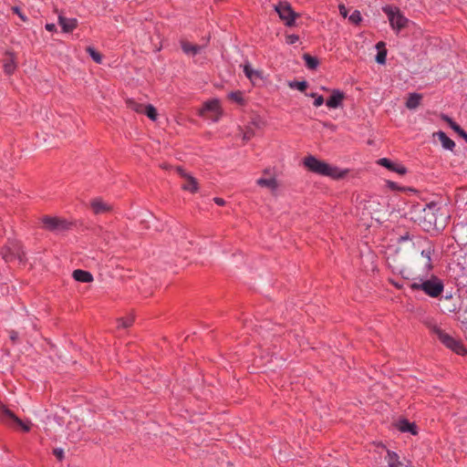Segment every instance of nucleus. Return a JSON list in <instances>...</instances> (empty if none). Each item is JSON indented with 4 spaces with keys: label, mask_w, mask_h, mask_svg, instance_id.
Here are the masks:
<instances>
[{
    "label": "nucleus",
    "mask_w": 467,
    "mask_h": 467,
    "mask_svg": "<svg viewBox=\"0 0 467 467\" xmlns=\"http://www.w3.org/2000/svg\"><path fill=\"white\" fill-rule=\"evenodd\" d=\"M303 165L307 171L313 173L326 176L333 180H340L348 173V170H342L339 167L330 165L313 155L305 157L303 159Z\"/></svg>",
    "instance_id": "nucleus-1"
},
{
    "label": "nucleus",
    "mask_w": 467,
    "mask_h": 467,
    "mask_svg": "<svg viewBox=\"0 0 467 467\" xmlns=\"http://www.w3.org/2000/svg\"><path fill=\"white\" fill-rule=\"evenodd\" d=\"M409 287L411 291H422L430 297L436 298L442 294L444 290V284L442 280L436 275H431L429 279L413 280L409 285Z\"/></svg>",
    "instance_id": "nucleus-2"
},
{
    "label": "nucleus",
    "mask_w": 467,
    "mask_h": 467,
    "mask_svg": "<svg viewBox=\"0 0 467 467\" xmlns=\"http://www.w3.org/2000/svg\"><path fill=\"white\" fill-rule=\"evenodd\" d=\"M431 331L447 348L455 354L460 356L467 354V349L461 339L452 337L436 325L431 327Z\"/></svg>",
    "instance_id": "nucleus-3"
},
{
    "label": "nucleus",
    "mask_w": 467,
    "mask_h": 467,
    "mask_svg": "<svg viewBox=\"0 0 467 467\" xmlns=\"http://www.w3.org/2000/svg\"><path fill=\"white\" fill-rule=\"evenodd\" d=\"M0 254L6 263L18 261L19 264L25 265L26 262L23 246L21 243L16 240H8L1 248Z\"/></svg>",
    "instance_id": "nucleus-4"
},
{
    "label": "nucleus",
    "mask_w": 467,
    "mask_h": 467,
    "mask_svg": "<svg viewBox=\"0 0 467 467\" xmlns=\"http://www.w3.org/2000/svg\"><path fill=\"white\" fill-rule=\"evenodd\" d=\"M382 11L388 16L390 27L396 33H400L408 26L410 20L401 13L399 7L387 5L382 7Z\"/></svg>",
    "instance_id": "nucleus-5"
},
{
    "label": "nucleus",
    "mask_w": 467,
    "mask_h": 467,
    "mask_svg": "<svg viewBox=\"0 0 467 467\" xmlns=\"http://www.w3.org/2000/svg\"><path fill=\"white\" fill-rule=\"evenodd\" d=\"M0 421L9 427L17 425L25 432H28L31 430V422L29 420L23 421L15 413L10 410L5 404L0 402Z\"/></svg>",
    "instance_id": "nucleus-6"
},
{
    "label": "nucleus",
    "mask_w": 467,
    "mask_h": 467,
    "mask_svg": "<svg viewBox=\"0 0 467 467\" xmlns=\"http://www.w3.org/2000/svg\"><path fill=\"white\" fill-rule=\"evenodd\" d=\"M199 115L207 118L214 122L218 121L223 115L220 100L213 99L203 103Z\"/></svg>",
    "instance_id": "nucleus-7"
},
{
    "label": "nucleus",
    "mask_w": 467,
    "mask_h": 467,
    "mask_svg": "<svg viewBox=\"0 0 467 467\" xmlns=\"http://www.w3.org/2000/svg\"><path fill=\"white\" fill-rule=\"evenodd\" d=\"M275 10L278 14L280 19L284 21L287 26H293L296 24V19L298 15L293 10L291 5L286 1H280L275 6Z\"/></svg>",
    "instance_id": "nucleus-8"
},
{
    "label": "nucleus",
    "mask_w": 467,
    "mask_h": 467,
    "mask_svg": "<svg viewBox=\"0 0 467 467\" xmlns=\"http://www.w3.org/2000/svg\"><path fill=\"white\" fill-rule=\"evenodd\" d=\"M255 182L257 186L268 189L273 194H275L279 188L276 176L269 168L263 171V176L258 178Z\"/></svg>",
    "instance_id": "nucleus-9"
},
{
    "label": "nucleus",
    "mask_w": 467,
    "mask_h": 467,
    "mask_svg": "<svg viewBox=\"0 0 467 467\" xmlns=\"http://www.w3.org/2000/svg\"><path fill=\"white\" fill-rule=\"evenodd\" d=\"M41 223L46 230L51 232L64 231L68 229L70 226V223L67 220L56 216H43L41 218Z\"/></svg>",
    "instance_id": "nucleus-10"
},
{
    "label": "nucleus",
    "mask_w": 467,
    "mask_h": 467,
    "mask_svg": "<svg viewBox=\"0 0 467 467\" xmlns=\"http://www.w3.org/2000/svg\"><path fill=\"white\" fill-rule=\"evenodd\" d=\"M176 171L179 176L184 180V182L181 186L182 190L191 193H196L199 191V182L191 173L187 172L180 166L176 168Z\"/></svg>",
    "instance_id": "nucleus-11"
},
{
    "label": "nucleus",
    "mask_w": 467,
    "mask_h": 467,
    "mask_svg": "<svg viewBox=\"0 0 467 467\" xmlns=\"http://www.w3.org/2000/svg\"><path fill=\"white\" fill-rule=\"evenodd\" d=\"M345 93L339 89L331 90L330 97L327 99L326 105L329 109H337L343 105Z\"/></svg>",
    "instance_id": "nucleus-12"
},
{
    "label": "nucleus",
    "mask_w": 467,
    "mask_h": 467,
    "mask_svg": "<svg viewBox=\"0 0 467 467\" xmlns=\"http://www.w3.org/2000/svg\"><path fill=\"white\" fill-rule=\"evenodd\" d=\"M57 22L63 33H72L78 26L77 18H67L62 15L58 16Z\"/></svg>",
    "instance_id": "nucleus-13"
},
{
    "label": "nucleus",
    "mask_w": 467,
    "mask_h": 467,
    "mask_svg": "<svg viewBox=\"0 0 467 467\" xmlns=\"http://www.w3.org/2000/svg\"><path fill=\"white\" fill-rule=\"evenodd\" d=\"M378 164L400 175H403L407 172V169L405 168V166H403L402 164L395 163L387 158L379 159L378 161Z\"/></svg>",
    "instance_id": "nucleus-14"
},
{
    "label": "nucleus",
    "mask_w": 467,
    "mask_h": 467,
    "mask_svg": "<svg viewBox=\"0 0 467 467\" xmlns=\"http://www.w3.org/2000/svg\"><path fill=\"white\" fill-rule=\"evenodd\" d=\"M244 73L254 86H255L259 81L263 80V72L254 69L249 63L244 65Z\"/></svg>",
    "instance_id": "nucleus-15"
},
{
    "label": "nucleus",
    "mask_w": 467,
    "mask_h": 467,
    "mask_svg": "<svg viewBox=\"0 0 467 467\" xmlns=\"http://www.w3.org/2000/svg\"><path fill=\"white\" fill-rule=\"evenodd\" d=\"M90 207L95 214L105 213L111 210V206L100 198L91 200Z\"/></svg>",
    "instance_id": "nucleus-16"
},
{
    "label": "nucleus",
    "mask_w": 467,
    "mask_h": 467,
    "mask_svg": "<svg viewBox=\"0 0 467 467\" xmlns=\"http://www.w3.org/2000/svg\"><path fill=\"white\" fill-rule=\"evenodd\" d=\"M395 426L400 432H410L412 435H416L418 433L415 423H411L406 419L398 420Z\"/></svg>",
    "instance_id": "nucleus-17"
},
{
    "label": "nucleus",
    "mask_w": 467,
    "mask_h": 467,
    "mask_svg": "<svg viewBox=\"0 0 467 467\" xmlns=\"http://www.w3.org/2000/svg\"><path fill=\"white\" fill-rule=\"evenodd\" d=\"M7 56L8 58L5 59L3 68L6 75L11 76L15 73L17 66L14 53H7Z\"/></svg>",
    "instance_id": "nucleus-18"
},
{
    "label": "nucleus",
    "mask_w": 467,
    "mask_h": 467,
    "mask_svg": "<svg viewBox=\"0 0 467 467\" xmlns=\"http://www.w3.org/2000/svg\"><path fill=\"white\" fill-rule=\"evenodd\" d=\"M73 278L81 283H90L93 281V275L88 271L77 269L72 274Z\"/></svg>",
    "instance_id": "nucleus-19"
},
{
    "label": "nucleus",
    "mask_w": 467,
    "mask_h": 467,
    "mask_svg": "<svg viewBox=\"0 0 467 467\" xmlns=\"http://www.w3.org/2000/svg\"><path fill=\"white\" fill-rule=\"evenodd\" d=\"M388 467H401L402 462L400 460V456L397 452L387 450V455L385 457Z\"/></svg>",
    "instance_id": "nucleus-20"
},
{
    "label": "nucleus",
    "mask_w": 467,
    "mask_h": 467,
    "mask_svg": "<svg viewBox=\"0 0 467 467\" xmlns=\"http://www.w3.org/2000/svg\"><path fill=\"white\" fill-rule=\"evenodd\" d=\"M421 99H422L421 94L415 93V92L410 93L409 97L407 99V101H406V107L409 109H415L420 106Z\"/></svg>",
    "instance_id": "nucleus-21"
},
{
    "label": "nucleus",
    "mask_w": 467,
    "mask_h": 467,
    "mask_svg": "<svg viewBox=\"0 0 467 467\" xmlns=\"http://www.w3.org/2000/svg\"><path fill=\"white\" fill-rule=\"evenodd\" d=\"M437 136L442 145V147L445 149V150H452L455 147V142L451 139L449 138L445 132L443 131H439L437 133Z\"/></svg>",
    "instance_id": "nucleus-22"
},
{
    "label": "nucleus",
    "mask_w": 467,
    "mask_h": 467,
    "mask_svg": "<svg viewBox=\"0 0 467 467\" xmlns=\"http://www.w3.org/2000/svg\"><path fill=\"white\" fill-rule=\"evenodd\" d=\"M145 105L146 104L140 103L134 99H126L127 108L138 114H142Z\"/></svg>",
    "instance_id": "nucleus-23"
},
{
    "label": "nucleus",
    "mask_w": 467,
    "mask_h": 467,
    "mask_svg": "<svg viewBox=\"0 0 467 467\" xmlns=\"http://www.w3.org/2000/svg\"><path fill=\"white\" fill-rule=\"evenodd\" d=\"M376 47L379 49V52L376 56V61L379 64H385L386 63V57H387V50L385 48V43L380 41L376 45Z\"/></svg>",
    "instance_id": "nucleus-24"
},
{
    "label": "nucleus",
    "mask_w": 467,
    "mask_h": 467,
    "mask_svg": "<svg viewBox=\"0 0 467 467\" xmlns=\"http://www.w3.org/2000/svg\"><path fill=\"white\" fill-rule=\"evenodd\" d=\"M182 49L185 54L196 55L200 52L201 47L197 45H192L189 42L182 41Z\"/></svg>",
    "instance_id": "nucleus-25"
},
{
    "label": "nucleus",
    "mask_w": 467,
    "mask_h": 467,
    "mask_svg": "<svg viewBox=\"0 0 467 467\" xmlns=\"http://www.w3.org/2000/svg\"><path fill=\"white\" fill-rule=\"evenodd\" d=\"M228 99L238 105H244L245 100L244 98V93L241 90L232 91L228 94Z\"/></svg>",
    "instance_id": "nucleus-26"
},
{
    "label": "nucleus",
    "mask_w": 467,
    "mask_h": 467,
    "mask_svg": "<svg viewBox=\"0 0 467 467\" xmlns=\"http://www.w3.org/2000/svg\"><path fill=\"white\" fill-rule=\"evenodd\" d=\"M142 114L146 115L152 121H156L158 119L157 109L151 104L145 105Z\"/></svg>",
    "instance_id": "nucleus-27"
},
{
    "label": "nucleus",
    "mask_w": 467,
    "mask_h": 467,
    "mask_svg": "<svg viewBox=\"0 0 467 467\" xmlns=\"http://www.w3.org/2000/svg\"><path fill=\"white\" fill-rule=\"evenodd\" d=\"M303 59L306 63V66L309 68V69H316L318 66V60L317 57H312L311 55L309 54H304L303 55Z\"/></svg>",
    "instance_id": "nucleus-28"
},
{
    "label": "nucleus",
    "mask_w": 467,
    "mask_h": 467,
    "mask_svg": "<svg viewBox=\"0 0 467 467\" xmlns=\"http://www.w3.org/2000/svg\"><path fill=\"white\" fill-rule=\"evenodd\" d=\"M387 187L394 192H406V191H411L410 188H406L403 186H400L398 183L392 182V181H387L386 182Z\"/></svg>",
    "instance_id": "nucleus-29"
},
{
    "label": "nucleus",
    "mask_w": 467,
    "mask_h": 467,
    "mask_svg": "<svg viewBox=\"0 0 467 467\" xmlns=\"http://www.w3.org/2000/svg\"><path fill=\"white\" fill-rule=\"evenodd\" d=\"M86 51L89 54L91 58L98 64L102 62V56L97 52L93 47H88Z\"/></svg>",
    "instance_id": "nucleus-30"
},
{
    "label": "nucleus",
    "mask_w": 467,
    "mask_h": 467,
    "mask_svg": "<svg viewBox=\"0 0 467 467\" xmlns=\"http://www.w3.org/2000/svg\"><path fill=\"white\" fill-rule=\"evenodd\" d=\"M133 321L132 317L120 318L118 320V327L123 328L130 327L132 326Z\"/></svg>",
    "instance_id": "nucleus-31"
},
{
    "label": "nucleus",
    "mask_w": 467,
    "mask_h": 467,
    "mask_svg": "<svg viewBox=\"0 0 467 467\" xmlns=\"http://www.w3.org/2000/svg\"><path fill=\"white\" fill-rule=\"evenodd\" d=\"M443 119H445L450 124V126L452 130L466 136L464 131L461 129V127L456 122H454L451 119L445 116V117H443Z\"/></svg>",
    "instance_id": "nucleus-32"
},
{
    "label": "nucleus",
    "mask_w": 467,
    "mask_h": 467,
    "mask_svg": "<svg viewBox=\"0 0 467 467\" xmlns=\"http://www.w3.org/2000/svg\"><path fill=\"white\" fill-rule=\"evenodd\" d=\"M362 20L361 14L358 10H355L350 16H349V21L352 22L355 25H358Z\"/></svg>",
    "instance_id": "nucleus-33"
},
{
    "label": "nucleus",
    "mask_w": 467,
    "mask_h": 467,
    "mask_svg": "<svg viewBox=\"0 0 467 467\" xmlns=\"http://www.w3.org/2000/svg\"><path fill=\"white\" fill-rule=\"evenodd\" d=\"M291 88H296V89L300 91H305L307 88L306 81H296L293 83H290Z\"/></svg>",
    "instance_id": "nucleus-34"
},
{
    "label": "nucleus",
    "mask_w": 467,
    "mask_h": 467,
    "mask_svg": "<svg viewBox=\"0 0 467 467\" xmlns=\"http://www.w3.org/2000/svg\"><path fill=\"white\" fill-rule=\"evenodd\" d=\"M421 255L427 259V267L431 269V250H423L421 252Z\"/></svg>",
    "instance_id": "nucleus-35"
},
{
    "label": "nucleus",
    "mask_w": 467,
    "mask_h": 467,
    "mask_svg": "<svg viewBox=\"0 0 467 467\" xmlns=\"http://www.w3.org/2000/svg\"><path fill=\"white\" fill-rule=\"evenodd\" d=\"M310 96L315 98V100H314V103H313L315 107L317 108V107H320L321 105H323V103H324L323 96L317 95L316 93H312Z\"/></svg>",
    "instance_id": "nucleus-36"
},
{
    "label": "nucleus",
    "mask_w": 467,
    "mask_h": 467,
    "mask_svg": "<svg viewBox=\"0 0 467 467\" xmlns=\"http://www.w3.org/2000/svg\"><path fill=\"white\" fill-rule=\"evenodd\" d=\"M299 40V36L295 34L286 35L285 36V42L288 45H294Z\"/></svg>",
    "instance_id": "nucleus-37"
},
{
    "label": "nucleus",
    "mask_w": 467,
    "mask_h": 467,
    "mask_svg": "<svg viewBox=\"0 0 467 467\" xmlns=\"http://www.w3.org/2000/svg\"><path fill=\"white\" fill-rule=\"evenodd\" d=\"M54 455L58 461H62L64 458V451L62 449H55L53 451Z\"/></svg>",
    "instance_id": "nucleus-38"
},
{
    "label": "nucleus",
    "mask_w": 467,
    "mask_h": 467,
    "mask_svg": "<svg viewBox=\"0 0 467 467\" xmlns=\"http://www.w3.org/2000/svg\"><path fill=\"white\" fill-rule=\"evenodd\" d=\"M45 28H46V30H47V31H48V32H56V31H57V26H56V25H55V24H53V23H47V24H46Z\"/></svg>",
    "instance_id": "nucleus-39"
},
{
    "label": "nucleus",
    "mask_w": 467,
    "mask_h": 467,
    "mask_svg": "<svg viewBox=\"0 0 467 467\" xmlns=\"http://www.w3.org/2000/svg\"><path fill=\"white\" fill-rule=\"evenodd\" d=\"M213 202L219 205V206H224L226 202L224 201V199L223 198H220V197H214L213 198Z\"/></svg>",
    "instance_id": "nucleus-40"
},
{
    "label": "nucleus",
    "mask_w": 467,
    "mask_h": 467,
    "mask_svg": "<svg viewBox=\"0 0 467 467\" xmlns=\"http://www.w3.org/2000/svg\"><path fill=\"white\" fill-rule=\"evenodd\" d=\"M14 12L18 15V16L23 20L26 21V17L20 12L18 7L14 8Z\"/></svg>",
    "instance_id": "nucleus-41"
},
{
    "label": "nucleus",
    "mask_w": 467,
    "mask_h": 467,
    "mask_svg": "<svg viewBox=\"0 0 467 467\" xmlns=\"http://www.w3.org/2000/svg\"><path fill=\"white\" fill-rule=\"evenodd\" d=\"M9 337H10L11 340L15 341L17 338V333L14 330H11L9 332Z\"/></svg>",
    "instance_id": "nucleus-42"
},
{
    "label": "nucleus",
    "mask_w": 467,
    "mask_h": 467,
    "mask_svg": "<svg viewBox=\"0 0 467 467\" xmlns=\"http://www.w3.org/2000/svg\"><path fill=\"white\" fill-rule=\"evenodd\" d=\"M340 13H341L344 16H346L347 13H346V10H345V6H343V5H342V6H340Z\"/></svg>",
    "instance_id": "nucleus-43"
}]
</instances>
